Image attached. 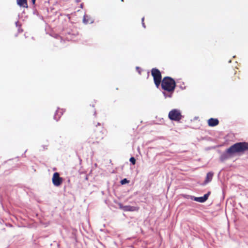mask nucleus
<instances>
[{"mask_svg":"<svg viewBox=\"0 0 248 248\" xmlns=\"http://www.w3.org/2000/svg\"><path fill=\"white\" fill-rule=\"evenodd\" d=\"M219 120L217 118H211L207 121L208 125L210 127H214L219 124Z\"/></svg>","mask_w":248,"mask_h":248,"instance_id":"obj_8","label":"nucleus"},{"mask_svg":"<svg viewBox=\"0 0 248 248\" xmlns=\"http://www.w3.org/2000/svg\"><path fill=\"white\" fill-rule=\"evenodd\" d=\"M59 36V35L57 34L56 35H55V38H58V37Z\"/></svg>","mask_w":248,"mask_h":248,"instance_id":"obj_37","label":"nucleus"},{"mask_svg":"<svg viewBox=\"0 0 248 248\" xmlns=\"http://www.w3.org/2000/svg\"><path fill=\"white\" fill-rule=\"evenodd\" d=\"M141 24H142V27H143L144 28H146V26H145V24L144 22L141 23Z\"/></svg>","mask_w":248,"mask_h":248,"instance_id":"obj_27","label":"nucleus"},{"mask_svg":"<svg viewBox=\"0 0 248 248\" xmlns=\"http://www.w3.org/2000/svg\"><path fill=\"white\" fill-rule=\"evenodd\" d=\"M211 192L208 191L203 196L201 197H196L193 196L192 201H196L200 203H204L208 199L209 196L211 195Z\"/></svg>","mask_w":248,"mask_h":248,"instance_id":"obj_5","label":"nucleus"},{"mask_svg":"<svg viewBox=\"0 0 248 248\" xmlns=\"http://www.w3.org/2000/svg\"><path fill=\"white\" fill-rule=\"evenodd\" d=\"M96 114V111H94V115H95Z\"/></svg>","mask_w":248,"mask_h":248,"instance_id":"obj_43","label":"nucleus"},{"mask_svg":"<svg viewBox=\"0 0 248 248\" xmlns=\"http://www.w3.org/2000/svg\"><path fill=\"white\" fill-rule=\"evenodd\" d=\"M130 183V180H129L127 178H124L121 180L120 183L121 185H124L125 184H127Z\"/></svg>","mask_w":248,"mask_h":248,"instance_id":"obj_14","label":"nucleus"},{"mask_svg":"<svg viewBox=\"0 0 248 248\" xmlns=\"http://www.w3.org/2000/svg\"><path fill=\"white\" fill-rule=\"evenodd\" d=\"M215 147H211V148H215Z\"/></svg>","mask_w":248,"mask_h":248,"instance_id":"obj_45","label":"nucleus"},{"mask_svg":"<svg viewBox=\"0 0 248 248\" xmlns=\"http://www.w3.org/2000/svg\"><path fill=\"white\" fill-rule=\"evenodd\" d=\"M149 76H150V74H149V72L148 71L147 72V78H149Z\"/></svg>","mask_w":248,"mask_h":248,"instance_id":"obj_33","label":"nucleus"},{"mask_svg":"<svg viewBox=\"0 0 248 248\" xmlns=\"http://www.w3.org/2000/svg\"><path fill=\"white\" fill-rule=\"evenodd\" d=\"M16 4L20 7L26 8L29 7L28 4V0H16Z\"/></svg>","mask_w":248,"mask_h":248,"instance_id":"obj_10","label":"nucleus"},{"mask_svg":"<svg viewBox=\"0 0 248 248\" xmlns=\"http://www.w3.org/2000/svg\"><path fill=\"white\" fill-rule=\"evenodd\" d=\"M85 179H86V180H88V176H86V178H85Z\"/></svg>","mask_w":248,"mask_h":248,"instance_id":"obj_41","label":"nucleus"},{"mask_svg":"<svg viewBox=\"0 0 248 248\" xmlns=\"http://www.w3.org/2000/svg\"><path fill=\"white\" fill-rule=\"evenodd\" d=\"M118 205H119V209H121V210H123V211H124V207H125V205H124L121 202H119L118 203Z\"/></svg>","mask_w":248,"mask_h":248,"instance_id":"obj_20","label":"nucleus"},{"mask_svg":"<svg viewBox=\"0 0 248 248\" xmlns=\"http://www.w3.org/2000/svg\"><path fill=\"white\" fill-rule=\"evenodd\" d=\"M248 151V142L246 141L237 142L221 153L219 160L220 162L231 158L235 156H241Z\"/></svg>","mask_w":248,"mask_h":248,"instance_id":"obj_1","label":"nucleus"},{"mask_svg":"<svg viewBox=\"0 0 248 248\" xmlns=\"http://www.w3.org/2000/svg\"><path fill=\"white\" fill-rule=\"evenodd\" d=\"M36 7H37V4L31 5V8L32 10V14L34 15H36L38 17H39L42 20H44V17L39 14V13H38V12L36 9Z\"/></svg>","mask_w":248,"mask_h":248,"instance_id":"obj_11","label":"nucleus"},{"mask_svg":"<svg viewBox=\"0 0 248 248\" xmlns=\"http://www.w3.org/2000/svg\"><path fill=\"white\" fill-rule=\"evenodd\" d=\"M15 24H16V27L19 28V27H21V25L19 23L18 21L16 22Z\"/></svg>","mask_w":248,"mask_h":248,"instance_id":"obj_23","label":"nucleus"},{"mask_svg":"<svg viewBox=\"0 0 248 248\" xmlns=\"http://www.w3.org/2000/svg\"><path fill=\"white\" fill-rule=\"evenodd\" d=\"M25 10H23V11L22 12V14H25Z\"/></svg>","mask_w":248,"mask_h":248,"instance_id":"obj_40","label":"nucleus"},{"mask_svg":"<svg viewBox=\"0 0 248 248\" xmlns=\"http://www.w3.org/2000/svg\"><path fill=\"white\" fill-rule=\"evenodd\" d=\"M65 34H70V32L69 31H67L65 32Z\"/></svg>","mask_w":248,"mask_h":248,"instance_id":"obj_34","label":"nucleus"},{"mask_svg":"<svg viewBox=\"0 0 248 248\" xmlns=\"http://www.w3.org/2000/svg\"><path fill=\"white\" fill-rule=\"evenodd\" d=\"M162 80H154V83L157 88H158L160 85H162Z\"/></svg>","mask_w":248,"mask_h":248,"instance_id":"obj_16","label":"nucleus"},{"mask_svg":"<svg viewBox=\"0 0 248 248\" xmlns=\"http://www.w3.org/2000/svg\"><path fill=\"white\" fill-rule=\"evenodd\" d=\"M121 1H124V0H121Z\"/></svg>","mask_w":248,"mask_h":248,"instance_id":"obj_46","label":"nucleus"},{"mask_svg":"<svg viewBox=\"0 0 248 248\" xmlns=\"http://www.w3.org/2000/svg\"><path fill=\"white\" fill-rule=\"evenodd\" d=\"M140 209L138 206H134L131 205H125L124 211L125 212H134L138 211Z\"/></svg>","mask_w":248,"mask_h":248,"instance_id":"obj_9","label":"nucleus"},{"mask_svg":"<svg viewBox=\"0 0 248 248\" xmlns=\"http://www.w3.org/2000/svg\"><path fill=\"white\" fill-rule=\"evenodd\" d=\"M60 109V108L58 107L57 108V109L56 110L54 115V116H53V119L54 120H55L56 121H58L60 119L61 116L63 114V111L62 109V111L60 112V114H59V111H58V110Z\"/></svg>","mask_w":248,"mask_h":248,"instance_id":"obj_13","label":"nucleus"},{"mask_svg":"<svg viewBox=\"0 0 248 248\" xmlns=\"http://www.w3.org/2000/svg\"><path fill=\"white\" fill-rule=\"evenodd\" d=\"M180 88H181L182 89H184V88H183L182 87V86H181L180 87ZM185 87H184V89H185Z\"/></svg>","mask_w":248,"mask_h":248,"instance_id":"obj_39","label":"nucleus"},{"mask_svg":"<svg viewBox=\"0 0 248 248\" xmlns=\"http://www.w3.org/2000/svg\"><path fill=\"white\" fill-rule=\"evenodd\" d=\"M231 62H232V60H229V62H228L229 63H231Z\"/></svg>","mask_w":248,"mask_h":248,"instance_id":"obj_38","label":"nucleus"},{"mask_svg":"<svg viewBox=\"0 0 248 248\" xmlns=\"http://www.w3.org/2000/svg\"><path fill=\"white\" fill-rule=\"evenodd\" d=\"M64 179L60 176V174L58 172H55L52 175V183L56 187L60 186L62 184Z\"/></svg>","mask_w":248,"mask_h":248,"instance_id":"obj_4","label":"nucleus"},{"mask_svg":"<svg viewBox=\"0 0 248 248\" xmlns=\"http://www.w3.org/2000/svg\"><path fill=\"white\" fill-rule=\"evenodd\" d=\"M136 70L137 71V72L139 74H141V71H142V69L139 67V66H136Z\"/></svg>","mask_w":248,"mask_h":248,"instance_id":"obj_21","label":"nucleus"},{"mask_svg":"<svg viewBox=\"0 0 248 248\" xmlns=\"http://www.w3.org/2000/svg\"><path fill=\"white\" fill-rule=\"evenodd\" d=\"M129 162L131 165H134L136 162V159L135 157L131 156L129 158Z\"/></svg>","mask_w":248,"mask_h":248,"instance_id":"obj_18","label":"nucleus"},{"mask_svg":"<svg viewBox=\"0 0 248 248\" xmlns=\"http://www.w3.org/2000/svg\"><path fill=\"white\" fill-rule=\"evenodd\" d=\"M27 151V150H25L24 153L22 155V156H24V155L25 154V153H26Z\"/></svg>","mask_w":248,"mask_h":248,"instance_id":"obj_32","label":"nucleus"},{"mask_svg":"<svg viewBox=\"0 0 248 248\" xmlns=\"http://www.w3.org/2000/svg\"><path fill=\"white\" fill-rule=\"evenodd\" d=\"M118 205H119V209H121V210H123V211H124V207H125V205H124L121 202H119L118 203Z\"/></svg>","mask_w":248,"mask_h":248,"instance_id":"obj_19","label":"nucleus"},{"mask_svg":"<svg viewBox=\"0 0 248 248\" xmlns=\"http://www.w3.org/2000/svg\"><path fill=\"white\" fill-rule=\"evenodd\" d=\"M224 194H225L224 189H222V194H223V198H224Z\"/></svg>","mask_w":248,"mask_h":248,"instance_id":"obj_28","label":"nucleus"},{"mask_svg":"<svg viewBox=\"0 0 248 248\" xmlns=\"http://www.w3.org/2000/svg\"><path fill=\"white\" fill-rule=\"evenodd\" d=\"M36 0H31V5H35Z\"/></svg>","mask_w":248,"mask_h":248,"instance_id":"obj_24","label":"nucleus"},{"mask_svg":"<svg viewBox=\"0 0 248 248\" xmlns=\"http://www.w3.org/2000/svg\"><path fill=\"white\" fill-rule=\"evenodd\" d=\"M176 83L174 78L170 77H165L162 80L161 89L165 98H171L174 92Z\"/></svg>","mask_w":248,"mask_h":248,"instance_id":"obj_2","label":"nucleus"},{"mask_svg":"<svg viewBox=\"0 0 248 248\" xmlns=\"http://www.w3.org/2000/svg\"><path fill=\"white\" fill-rule=\"evenodd\" d=\"M214 174V173L212 171L208 172L206 173L205 178V180H204L203 182L200 184L201 186H205L208 183H210L213 179Z\"/></svg>","mask_w":248,"mask_h":248,"instance_id":"obj_7","label":"nucleus"},{"mask_svg":"<svg viewBox=\"0 0 248 248\" xmlns=\"http://www.w3.org/2000/svg\"><path fill=\"white\" fill-rule=\"evenodd\" d=\"M144 17H143L141 18V23L144 22Z\"/></svg>","mask_w":248,"mask_h":248,"instance_id":"obj_31","label":"nucleus"},{"mask_svg":"<svg viewBox=\"0 0 248 248\" xmlns=\"http://www.w3.org/2000/svg\"><path fill=\"white\" fill-rule=\"evenodd\" d=\"M23 31V30L21 28V27H19L18 28V33H21V32H22Z\"/></svg>","mask_w":248,"mask_h":248,"instance_id":"obj_25","label":"nucleus"},{"mask_svg":"<svg viewBox=\"0 0 248 248\" xmlns=\"http://www.w3.org/2000/svg\"><path fill=\"white\" fill-rule=\"evenodd\" d=\"M151 73L154 80H162L161 72L157 68H153L151 70Z\"/></svg>","mask_w":248,"mask_h":248,"instance_id":"obj_6","label":"nucleus"},{"mask_svg":"<svg viewBox=\"0 0 248 248\" xmlns=\"http://www.w3.org/2000/svg\"><path fill=\"white\" fill-rule=\"evenodd\" d=\"M198 118H199V117H197V116H195V117H194V118H193V120H194V121L196 120H197Z\"/></svg>","mask_w":248,"mask_h":248,"instance_id":"obj_29","label":"nucleus"},{"mask_svg":"<svg viewBox=\"0 0 248 248\" xmlns=\"http://www.w3.org/2000/svg\"><path fill=\"white\" fill-rule=\"evenodd\" d=\"M184 118V116L182 114L181 111L178 108L172 109L168 114V118L172 122L181 123Z\"/></svg>","mask_w":248,"mask_h":248,"instance_id":"obj_3","label":"nucleus"},{"mask_svg":"<svg viewBox=\"0 0 248 248\" xmlns=\"http://www.w3.org/2000/svg\"><path fill=\"white\" fill-rule=\"evenodd\" d=\"M239 205L241 207H242V205L241 203H239Z\"/></svg>","mask_w":248,"mask_h":248,"instance_id":"obj_36","label":"nucleus"},{"mask_svg":"<svg viewBox=\"0 0 248 248\" xmlns=\"http://www.w3.org/2000/svg\"><path fill=\"white\" fill-rule=\"evenodd\" d=\"M181 196L185 198V199H190L191 200H192V198L193 197V195H188V194H181Z\"/></svg>","mask_w":248,"mask_h":248,"instance_id":"obj_15","label":"nucleus"},{"mask_svg":"<svg viewBox=\"0 0 248 248\" xmlns=\"http://www.w3.org/2000/svg\"><path fill=\"white\" fill-rule=\"evenodd\" d=\"M101 126V124L100 123H97V124L96 125V128H97V126ZM97 131H99V132L100 133V134H101V136H99V137L103 139V135H105V132H106V130L103 127L101 126V127L100 128H96L95 130V132H97Z\"/></svg>","mask_w":248,"mask_h":248,"instance_id":"obj_12","label":"nucleus"},{"mask_svg":"<svg viewBox=\"0 0 248 248\" xmlns=\"http://www.w3.org/2000/svg\"><path fill=\"white\" fill-rule=\"evenodd\" d=\"M83 7H84V3H81L80 4V6H79V7L81 9H83Z\"/></svg>","mask_w":248,"mask_h":248,"instance_id":"obj_26","label":"nucleus"},{"mask_svg":"<svg viewBox=\"0 0 248 248\" xmlns=\"http://www.w3.org/2000/svg\"><path fill=\"white\" fill-rule=\"evenodd\" d=\"M47 147H48V145H42L41 148L42 149H39V151H45V150H47Z\"/></svg>","mask_w":248,"mask_h":248,"instance_id":"obj_22","label":"nucleus"},{"mask_svg":"<svg viewBox=\"0 0 248 248\" xmlns=\"http://www.w3.org/2000/svg\"><path fill=\"white\" fill-rule=\"evenodd\" d=\"M232 57H233V58H235L236 57V56H235V55H234V56H233Z\"/></svg>","mask_w":248,"mask_h":248,"instance_id":"obj_42","label":"nucleus"},{"mask_svg":"<svg viewBox=\"0 0 248 248\" xmlns=\"http://www.w3.org/2000/svg\"><path fill=\"white\" fill-rule=\"evenodd\" d=\"M76 2L78 3L81 1V0H75Z\"/></svg>","mask_w":248,"mask_h":248,"instance_id":"obj_30","label":"nucleus"},{"mask_svg":"<svg viewBox=\"0 0 248 248\" xmlns=\"http://www.w3.org/2000/svg\"><path fill=\"white\" fill-rule=\"evenodd\" d=\"M94 22V20H93L92 21H91V22H90V24H92Z\"/></svg>","mask_w":248,"mask_h":248,"instance_id":"obj_35","label":"nucleus"},{"mask_svg":"<svg viewBox=\"0 0 248 248\" xmlns=\"http://www.w3.org/2000/svg\"><path fill=\"white\" fill-rule=\"evenodd\" d=\"M89 16L85 14L84 16H83V23L84 24H87V23H89V20L88 18H89Z\"/></svg>","mask_w":248,"mask_h":248,"instance_id":"obj_17","label":"nucleus"},{"mask_svg":"<svg viewBox=\"0 0 248 248\" xmlns=\"http://www.w3.org/2000/svg\"><path fill=\"white\" fill-rule=\"evenodd\" d=\"M218 153H221V151H219H219H218Z\"/></svg>","mask_w":248,"mask_h":248,"instance_id":"obj_44","label":"nucleus"}]
</instances>
